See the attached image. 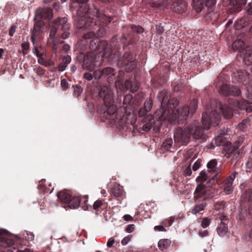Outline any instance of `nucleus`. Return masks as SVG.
Returning <instances> with one entry per match:
<instances>
[{
    "instance_id": "f257e3e1",
    "label": "nucleus",
    "mask_w": 252,
    "mask_h": 252,
    "mask_svg": "<svg viewBox=\"0 0 252 252\" xmlns=\"http://www.w3.org/2000/svg\"><path fill=\"white\" fill-rule=\"evenodd\" d=\"M190 113L189 107L184 106L180 109H173L171 110V113L170 111L160 112L158 119L160 121H167L172 123L177 119L181 121L186 119Z\"/></svg>"
},
{
    "instance_id": "f03ea898",
    "label": "nucleus",
    "mask_w": 252,
    "mask_h": 252,
    "mask_svg": "<svg viewBox=\"0 0 252 252\" xmlns=\"http://www.w3.org/2000/svg\"><path fill=\"white\" fill-rule=\"evenodd\" d=\"M99 95L103 99L104 103L107 108V113L109 115H113L116 111V106L111 104L113 102V94L112 91L108 87L103 86L101 88Z\"/></svg>"
},
{
    "instance_id": "7ed1b4c3",
    "label": "nucleus",
    "mask_w": 252,
    "mask_h": 252,
    "mask_svg": "<svg viewBox=\"0 0 252 252\" xmlns=\"http://www.w3.org/2000/svg\"><path fill=\"white\" fill-rule=\"evenodd\" d=\"M103 63L102 57L100 56H95L94 53H88L85 57L83 68L90 71L97 66L101 65Z\"/></svg>"
},
{
    "instance_id": "20e7f679",
    "label": "nucleus",
    "mask_w": 252,
    "mask_h": 252,
    "mask_svg": "<svg viewBox=\"0 0 252 252\" xmlns=\"http://www.w3.org/2000/svg\"><path fill=\"white\" fill-rule=\"evenodd\" d=\"M158 98L160 101H161V109L160 110L156 112L155 114V117L157 119V128L161 126V122L158 119L159 113L161 112L168 111L171 112L172 108L171 106L169 108L168 103L169 101V96L166 93L165 91H161L158 94Z\"/></svg>"
},
{
    "instance_id": "39448f33",
    "label": "nucleus",
    "mask_w": 252,
    "mask_h": 252,
    "mask_svg": "<svg viewBox=\"0 0 252 252\" xmlns=\"http://www.w3.org/2000/svg\"><path fill=\"white\" fill-rule=\"evenodd\" d=\"M220 120V114L216 110L211 111L209 115L206 112L202 113V121L204 128L209 129L211 125L218 126Z\"/></svg>"
},
{
    "instance_id": "423d86ee",
    "label": "nucleus",
    "mask_w": 252,
    "mask_h": 252,
    "mask_svg": "<svg viewBox=\"0 0 252 252\" xmlns=\"http://www.w3.org/2000/svg\"><path fill=\"white\" fill-rule=\"evenodd\" d=\"M191 133L189 126L185 128H178L174 132V138L175 142L187 144L190 141Z\"/></svg>"
},
{
    "instance_id": "0eeeda50",
    "label": "nucleus",
    "mask_w": 252,
    "mask_h": 252,
    "mask_svg": "<svg viewBox=\"0 0 252 252\" xmlns=\"http://www.w3.org/2000/svg\"><path fill=\"white\" fill-rule=\"evenodd\" d=\"M118 64L124 66L126 71H131L135 66V61L132 54L125 53L123 57L118 60Z\"/></svg>"
},
{
    "instance_id": "6e6552de",
    "label": "nucleus",
    "mask_w": 252,
    "mask_h": 252,
    "mask_svg": "<svg viewBox=\"0 0 252 252\" xmlns=\"http://www.w3.org/2000/svg\"><path fill=\"white\" fill-rule=\"evenodd\" d=\"M237 174V172H233L223 181L222 187L223 190L226 194H230L233 192L234 190L233 183Z\"/></svg>"
},
{
    "instance_id": "1a4fd4ad",
    "label": "nucleus",
    "mask_w": 252,
    "mask_h": 252,
    "mask_svg": "<svg viewBox=\"0 0 252 252\" xmlns=\"http://www.w3.org/2000/svg\"><path fill=\"white\" fill-rule=\"evenodd\" d=\"M189 127L190 130V133L193 132L192 135L193 138L196 139H202L203 136V130L201 127L199 125L198 122L194 121L189 126Z\"/></svg>"
},
{
    "instance_id": "9d476101",
    "label": "nucleus",
    "mask_w": 252,
    "mask_h": 252,
    "mask_svg": "<svg viewBox=\"0 0 252 252\" xmlns=\"http://www.w3.org/2000/svg\"><path fill=\"white\" fill-rule=\"evenodd\" d=\"M220 93L223 95L227 96L229 95H239L240 94L239 89L234 87H230L227 84H223L220 87Z\"/></svg>"
},
{
    "instance_id": "9b49d317",
    "label": "nucleus",
    "mask_w": 252,
    "mask_h": 252,
    "mask_svg": "<svg viewBox=\"0 0 252 252\" xmlns=\"http://www.w3.org/2000/svg\"><path fill=\"white\" fill-rule=\"evenodd\" d=\"M207 193V188L203 184H199L196 187L194 192L193 199L197 202L199 199L204 200Z\"/></svg>"
},
{
    "instance_id": "f8f14e48",
    "label": "nucleus",
    "mask_w": 252,
    "mask_h": 252,
    "mask_svg": "<svg viewBox=\"0 0 252 252\" xmlns=\"http://www.w3.org/2000/svg\"><path fill=\"white\" fill-rule=\"evenodd\" d=\"M93 12L95 14L96 18L102 24V26L106 25L112 20L111 18L106 16L102 11L95 9Z\"/></svg>"
},
{
    "instance_id": "ddd939ff",
    "label": "nucleus",
    "mask_w": 252,
    "mask_h": 252,
    "mask_svg": "<svg viewBox=\"0 0 252 252\" xmlns=\"http://www.w3.org/2000/svg\"><path fill=\"white\" fill-rule=\"evenodd\" d=\"M139 88L138 83L134 80V79L132 80H126L122 85V88L124 90H130L132 93L136 92Z\"/></svg>"
},
{
    "instance_id": "4468645a",
    "label": "nucleus",
    "mask_w": 252,
    "mask_h": 252,
    "mask_svg": "<svg viewBox=\"0 0 252 252\" xmlns=\"http://www.w3.org/2000/svg\"><path fill=\"white\" fill-rule=\"evenodd\" d=\"M36 14L41 19H50L53 17V10L50 8H38L36 10Z\"/></svg>"
},
{
    "instance_id": "2eb2a0df",
    "label": "nucleus",
    "mask_w": 252,
    "mask_h": 252,
    "mask_svg": "<svg viewBox=\"0 0 252 252\" xmlns=\"http://www.w3.org/2000/svg\"><path fill=\"white\" fill-rule=\"evenodd\" d=\"M243 61L248 65L252 63V46H247L243 51Z\"/></svg>"
},
{
    "instance_id": "dca6fc26",
    "label": "nucleus",
    "mask_w": 252,
    "mask_h": 252,
    "mask_svg": "<svg viewBox=\"0 0 252 252\" xmlns=\"http://www.w3.org/2000/svg\"><path fill=\"white\" fill-rule=\"evenodd\" d=\"M187 3L184 0H174L173 2L172 8L177 12H182L187 9Z\"/></svg>"
},
{
    "instance_id": "f3484780",
    "label": "nucleus",
    "mask_w": 252,
    "mask_h": 252,
    "mask_svg": "<svg viewBox=\"0 0 252 252\" xmlns=\"http://www.w3.org/2000/svg\"><path fill=\"white\" fill-rule=\"evenodd\" d=\"M229 101H232L231 100L229 99ZM230 103V106L229 107H226L224 108H222V112L223 113V115L224 116V117L226 119H228L232 117L233 116V107L235 106H237L236 105V102H233V104H231V102H229Z\"/></svg>"
},
{
    "instance_id": "a211bd4d",
    "label": "nucleus",
    "mask_w": 252,
    "mask_h": 252,
    "mask_svg": "<svg viewBox=\"0 0 252 252\" xmlns=\"http://www.w3.org/2000/svg\"><path fill=\"white\" fill-rule=\"evenodd\" d=\"M67 22V19L66 17L58 18L54 21V25L56 27L62 26V31L69 30V26Z\"/></svg>"
},
{
    "instance_id": "6ab92c4d",
    "label": "nucleus",
    "mask_w": 252,
    "mask_h": 252,
    "mask_svg": "<svg viewBox=\"0 0 252 252\" xmlns=\"http://www.w3.org/2000/svg\"><path fill=\"white\" fill-rule=\"evenodd\" d=\"M236 105L237 107H239L241 109H245L248 112H252V100L249 102L247 100H242L241 102L236 101Z\"/></svg>"
},
{
    "instance_id": "aec40b11",
    "label": "nucleus",
    "mask_w": 252,
    "mask_h": 252,
    "mask_svg": "<svg viewBox=\"0 0 252 252\" xmlns=\"http://www.w3.org/2000/svg\"><path fill=\"white\" fill-rule=\"evenodd\" d=\"M112 192L116 197L122 196L125 193L123 187L120 184L114 185L112 189Z\"/></svg>"
},
{
    "instance_id": "412c9836",
    "label": "nucleus",
    "mask_w": 252,
    "mask_h": 252,
    "mask_svg": "<svg viewBox=\"0 0 252 252\" xmlns=\"http://www.w3.org/2000/svg\"><path fill=\"white\" fill-rule=\"evenodd\" d=\"M217 161L216 159L211 160L207 165V167L209 172L218 173L220 172L219 169L217 167Z\"/></svg>"
},
{
    "instance_id": "4be33fe9",
    "label": "nucleus",
    "mask_w": 252,
    "mask_h": 252,
    "mask_svg": "<svg viewBox=\"0 0 252 252\" xmlns=\"http://www.w3.org/2000/svg\"><path fill=\"white\" fill-rule=\"evenodd\" d=\"M171 242L167 239H161L158 243V247L160 250L163 251L169 248Z\"/></svg>"
},
{
    "instance_id": "5701e85b",
    "label": "nucleus",
    "mask_w": 252,
    "mask_h": 252,
    "mask_svg": "<svg viewBox=\"0 0 252 252\" xmlns=\"http://www.w3.org/2000/svg\"><path fill=\"white\" fill-rule=\"evenodd\" d=\"M58 197L62 202L68 204L71 196L67 192L62 191L58 193Z\"/></svg>"
},
{
    "instance_id": "b1692460",
    "label": "nucleus",
    "mask_w": 252,
    "mask_h": 252,
    "mask_svg": "<svg viewBox=\"0 0 252 252\" xmlns=\"http://www.w3.org/2000/svg\"><path fill=\"white\" fill-rule=\"evenodd\" d=\"M80 204V199L77 196H71L70 200L68 203V206L70 208L75 209L79 207Z\"/></svg>"
},
{
    "instance_id": "393cba45",
    "label": "nucleus",
    "mask_w": 252,
    "mask_h": 252,
    "mask_svg": "<svg viewBox=\"0 0 252 252\" xmlns=\"http://www.w3.org/2000/svg\"><path fill=\"white\" fill-rule=\"evenodd\" d=\"M192 6L196 12H200L204 7L203 0H193Z\"/></svg>"
},
{
    "instance_id": "a878e982",
    "label": "nucleus",
    "mask_w": 252,
    "mask_h": 252,
    "mask_svg": "<svg viewBox=\"0 0 252 252\" xmlns=\"http://www.w3.org/2000/svg\"><path fill=\"white\" fill-rule=\"evenodd\" d=\"M206 205L207 204L205 202L195 205L191 210V213L194 215H196L197 213H199L201 211L204 210Z\"/></svg>"
},
{
    "instance_id": "bb28decb",
    "label": "nucleus",
    "mask_w": 252,
    "mask_h": 252,
    "mask_svg": "<svg viewBox=\"0 0 252 252\" xmlns=\"http://www.w3.org/2000/svg\"><path fill=\"white\" fill-rule=\"evenodd\" d=\"M217 232L219 235H224L227 232V226L226 224L223 222H221L217 227Z\"/></svg>"
},
{
    "instance_id": "cd10ccee",
    "label": "nucleus",
    "mask_w": 252,
    "mask_h": 252,
    "mask_svg": "<svg viewBox=\"0 0 252 252\" xmlns=\"http://www.w3.org/2000/svg\"><path fill=\"white\" fill-rule=\"evenodd\" d=\"M247 0H230V5L236 6V8L239 9L242 5L246 3Z\"/></svg>"
},
{
    "instance_id": "c85d7f7f",
    "label": "nucleus",
    "mask_w": 252,
    "mask_h": 252,
    "mask_svg": "<svg viewBox=\"0 0 252 252\" xmlns=\"http://www.w3.org/2000/svg\"><path fill=\"white\" fill-rule=\"evenodd\" d=\"M242 200L244 202L252 201V189H249L244 195L242 196Z\"/></svg>"
},
{
    "instance_id": "c756f323",
    "label": "nucleus",
    "mask_w": 252,
    "mask_h": 252,
    "mask_svg": "<svg viewBox=\"0 0 252 252\" xmlns=\"http://www.w3.org/2000/svg\"><path fill=\"white\" fill-rule=\"evenodd\" d=\"M244 42L241 39H236L232 44V48L234 51L239 50L244 45Z\"/></svg>"
},
{
    "instance_id": "7c9ffc66",
    "label": "nucleus",
    "mask_w": 252,
    "mask_h": 252,
    "mask_svg": "<svg viewBox=\"0 0 252 252\" xmlns=\"http://www.w3.org/2000/svg\"><path fill=\"white\" fill-rule=\"evenodd\" d=\"M208 179L207 174L204 171H201L199 176L196 178V181L197 182L203 183Z\"/></svg>"
},
{
    "instance_id": "2f4dec72",
    "label": "nucleus",
    "mask_w": 252,
    "mask_h": 252,
    "mask_svg": "<svg viewBox=\"0 0 252 252\" xmlns=\"http://www.w3.org/2000/svg\"><path fill=\"white\" fill-rule=\"evenodd\" d=\"M173 144V140L171 138H167L163 143L162 147L166 150H169L172 147Z\"/></svg>"
},
{
    "instance_id": "473e14b6",
    "label": "nucleus",
    "mask_w": 252,
    "mask_h": 252,
    "mask_svg": "<svg viewBox=\"0 0 252 252\" xmlns=\"http://www.w3.org/2000/svg\"><path fill=\"white\" fill-rule=\"evenodd\" d=\"M103 76H109L115 74V70L113 68L107 67L102 69Z\"/></svg>"
},
{
    "instance_id": "72a5a7b5",
    "label": "nucleus",
    "mask_w": 252,
    "mask_h": 252,
    "mask_svg": "<svg viewBox=\"0 0 252 252\" xmlns=\"http://www.w3.org/2000/svg\"><path fill=\"white\" fill-rule=\"evenodd\" d=\"M237 73L238 79L242 81H245L249 78V74L245 70H239Z\"/></svg>"
},
{
    "instance_id": "f704fd0d",
    "label": "nucleus",
    "mask_w": 252,
    "mask_h": 252,
    "mask_svg": "<svg viewBox=\"0 0 252 252\" xmlns=\"http://www.w3.org/2000/svg\"><path fill=\"white\" fill-rule=\"evenodd\" d=\"M249 120H244L237 126V128L240 131H244L248 127Z\"/></svg>"
},
{
    "instance_id": "c9c22d12",
    "label": "nucleus",
    "mask_w": 252,
    "mask_h": 252,
    "mask_svg": "<svg viewBox=\"0 0 252 252\" xmlns=\"http://www.w3.org/2000/svg\"><path fill=\"white\" fill-rule=\"evenodd\" d=\"M44 25V23L42 21H37L34 23L32 31H41V28Z\"/></svg>"
},
{
    "instance_id": "e433bc0d",
    "label": "nucleus",
    "mask_w": 252,
    "mask_h": 252,
    "mask_svg": "<svg viewBox=\"0 0 252 252\" xmlns=\"http://www.w3.org/2000/svg\"><path fill=\"white\" fill-rule=\"evenodd\" d=\"M58 28L56 27L55 26H53L50 31V34H49V40H53L54 39L56 34L58 31Z\"/></svg>"
},
{
    "instance_id": "4c0bfd02",
    "label": "nucleus",
    "mask_w": 252,
    "mask_h": 252,
    "mask_svg": "<svg viewBox=\"0 0 252 252\" xmlns=\"http://www.w3.org/2000/svg\"><path fill=\"white\" fill-rule=\"evenodd\" d=\"M197 102L196 100L193 99L191 101L189 107V112L191 114L193 113L195 111V110L197 108Z\"/></svg>"
},
{
    "instance_id": "58836bf2",
    "label": "nucleus",
    "mask_w": 252,
    "mask_h": 252,
    "mask_svg": "<svg viewBox=\"0 0 252 252\" xmlns=\"http://www.w3.org/2000/svg\"><path fill=\"white\" fill-rule=\"evenodd\" d=\"M154 122V120L152 119L151 120L149 123H146L143 126V129L144 131H148L150 130L153 126V123Z\"/></svg>"
},
{
    "instance_id": "ea45409f",
    "label": "nucleus",
    "mask_w": 252,
    "mask_h": 252,
    "mask_svg": "<svg viewBox=\"0 0 252 252\" xmlns=\"http://www.w3.org/2000/svg\"><path fill=\"white\" fill-rule=\"evenodd\" d=\"M244 141V137L240 136L239 137L237 140L233 144V150H235L237 149L243 143Z\"/></svg>"
},
{
    "instance_id": "a19ab883",
    "label": "nucleus",
    "mask_w": 252,
    "mask_h": 252,
    "mask_svg": "<svg viewBox=\"0 0 252 252\" xmlns=\"http://www.w3.org/2000/svg\"><path fill=\"white\" fill-rule=\"evenodd\" d=\"M42 49H43L41 46H39V47H34L32 49V52L38 58L39 57L42 56L43 52H41Z\"/></svg>"
},
{
    "instance_id": "79ce46f5",
    "label": "nucleus",
    "mask_w": 252,
    "mask_h": 252,
    "mask_svg": "<svg viewBox=\"0 0 252 252\" xmlns=\"http://www.w3.org/2000/svg\"><path fill=\"white\" fill-rule=\"evenodd\" d=\"M130 28L134 32L141 33L144 32V29L140 26L131 25L130 26Z\"/></svg>"
},
{
    "instance_id": "37998d69",
    "label": "nucleus",
    "mask_w": 252,
    "mask_h": 252,
    "mask_svg": "<svg viewBox=\"0 0 252 252\" xmlns=\"http://www.w3.org/2000/svg\"><path fill=\"white\" fill-rule=\"evenodd\" d=\"M103 205V203L101 200H97L94 202L93 205V209L96 211H98L101 207Z\"/></svg>"
},
{
    "instance_id": "c03bdc74",
    "label": "nucleus",
    "mask_w": 252,
    "mask_h": 252,
    "mask_svg": "<svg viewBox=\"0 0 252 252\" xmlns=\"http://www.w3.org/2000/svg\"><path fill=\"white\" fill-rule=\"evenodd\" d=\"M82 92L83 89L80 86H76L74 87L73 94L75 96L78 97L82 94Z\"/></svg>"
},
{
    "instance_id": "a18cd8bd",
    "label": "nucleus",
    "mask_w": 252,
    "mask_h": 252,
    "mask_svg": "<svg viewBox=\"0 0 252 252\" xmlns=\"http://www.w3.org/2000/svg\"><path fill=\"white\" fill-rule=\"evenodd\" d=\"M34 71L38 75H41L44 74V70L39 66H34L33 68Z\"/></svg>"
},
{
    "instance_id": "49530a36",
    "label": "nucleus",
    "mask_w": 252,
    "mask_h": 252,
    "mask_svg": "<svg viewBox=\"0 0 252 252\" xmlns=\"http://www.w3.org/2000/svg\"><path fill=\"white\" fill-rule=\"evenodd\" d=\"M94 77L96 79H100L103 76L102 70H96L93 73Z\"/></svg>"
},
{
    "instance_id": "de8ad7c7",
    "label": "nucleus",
    "mask_w": 252,
    "mask_h": 252,
    "mask_svg": "<svg viewBox=\"0 0 252 252\" xmlns=\"http://www.w3.org/2000/svg\"><path fill=\"white\" fill-rule=\"evenodd\" d=\"M225 203L224 202H218L215 204L214 208L217 211H219L224 208Z\"/></svg>"
},
{
    "instance_id": "09e8293b",
    "label": "nucleus",
    "mask_w": 252,
    "mask_h": 252,
    "mask_svg": "<svg viewBox=\"0 0 252 252\" xmlns=\"http://www.w3.org/2000/svg\"><path fill=\"white\" fill-rule=\"evenodd\" d=\"M132 95L131 94H126L124 98V104H128L132 99Z\"/></svg>"
},
{
    "instance_id": "8fccbe9b",
    "label": "nucleus",
    "mask_w": 252,
    "mask_h": 252,
    "mask_svg": "<svg viewBox=\"0 0 252 252\" xmlns=\"http://www.w3.org/2000/svg\"><path fill=\"white\" fill-rule=\"evenodd\" d=\"M152 107V102L149 100L145 102L144 104V108L147 110V111L149 112Z\"/></svg>"
},
{
    "instance_id": "3c124183",
    "label": "nucleus",
    "mask_w": 252,
    "mask_h": 252,
    "mask_svg": "<svg viewBox=\"0 0 252 252\" xmlns=\"http://www.w3.org/2000/svg\"><path fill=\"white\" fill-rule=\"evenodd\" d=\"M51 43L53 51L55 54H56L57 52L59 43H57V42L55 39L52 40Z\"/></svg>"
},
{
    "instance_id": "603ef678",
    "label": "nucleus",
    "mask_w": 252,
    "mask_h": 252,
    "mask_svg": "<svg viewBox=\"0 0 252 252\" xmlns=\"http://www.w3.org/2000/svg\"><path fill=\"white\" fill-rule=\"evenodd\" d=\"M26 236H25V237L28 241H32L34 240V236L32 233L26 231Z\"/></svg>"
},
{
    "instance_id": "864d4df0",
    "label": "nucleus",
    "mask_w": 252,
    "mask_h": 252,
    "mask_svg": "<svg viewBox=\"0 0 252 252\" xmlns=\"http://www.w3.org/2000/svg\"><path fill=\"white\" fill-rule=\"evenodd\" d=\"M211 220L208 218H204L201 223V226L205 228L208 227L210 224Z\"/></svg>"
},
{
    "instance_id": "5fc2aeb1",
    "label": "nucleus",
    "mask_w": 252,
    "mask_h": 252,
    "mask_svg": "<svg viewBox=\"0 0 252 252\" xmlns=\"http://www.w3.org/2000/svg\"><path fill=\"white\" fill-rule=\"evenodd\" d=\"M201 166V160L198 159L193 164L192 169L193 171H195L197 170Z\"/></svg>"
},
{
    "instance_id": "6e6d98bb",
    "label": "nucleus",
    "mask_w": 252,
    "mask_h": 252,
    "mask_svg": "<svg viewBox=\"0 0 252 252\" xmlns=\"http://www.w3.org/2000/svg\"><path fill=\"white\" fill-rule=\"evenodd\" d=\"M92 71L87 72L84 74V78L89 81H91L94 77L93 74L91 72Z\"/></svg>"
},
{
    "instance_id": "4d7b16f0",
    "label": "nucleus",
    "mask_w": 252,
    "mask_h": 252,
    "mask_svg": "<svg viewBox=\"0 0 252 252\" xmlns=\"http://www.w3.org/2000/svg\"><path fill=\"white\" fill-rule=\"evenodd\" d=\"M131 238V236L130 235L124 237L121 241V244L124 246L127 245L130 242Z\"/></svg>"
},
{
    "instance_id": "13d9d810",
    "label": "nucleus",
    "mask_w": 252,
    "mask_h": 252,
    "mask_svg": "<svg viewBox=\"0 0 252 252\" xmlns=\"http://www.w3.org/2000/svg\"><path fill=\"white\" fill-rule=\"evenodd\" d=\"M61 85L63 90H66L68 87V83L65 79L62 80Z\"/></svg>"
},
{
    "instance_id": "bf43d9fd",
    "label": "nucleus",
    "mask_w": 252,
    "mask_h": 252,
    "mask_svg": "<svg viewBox=\"0 0 252 252\" xmlns=\"http://www.w3.org/2000/svg\"><path fill=\"white\" fill-rule=\"evenodd\" d=\"M148 112L144 108H141L138 112V116L142 117L144 116Z\"/></svg>"
},
{
    "instance_id": "052dcab7",
    "label": "nucleus",
    "mask_w": 252,
    "mask_h": 252,
    "mask_svg": "<svg viewBox=\"0 0 252 252\" xmlns=\"http://www.w3.org/2000/svg\"><path fill=\"white\" fill-rule=\"evenodd\" d=\"M191 174H192L191 169L190 166H188V167H186V168L185 170L184 174L186 177H187V176H190L191 175Z\"/></svg>"
},
{
    "instance_id": "680f3d73",
    "label": "nucleus",
    "mask_w": 252,
    "mask_h": 252,
    "mask_svg": "<svg viewBox=\"0 0 252 252\" xmlns=\"http://www.w3.org/2000/svg\"><path fill=\"white\" fill-rule=\"evenodd\" d=\"M17 27L14 25H12L9 31V34L10 36H12L16 32Z\"/></svg>"
},
{
    "instance_id": "e2e57ef3",
    "label": "nucleus",
    "mask_w": 252,
    "mask_h": 252,
    "mask_svg": "<svg viewBox=\"0 0 252 252\" xmlns=\"http://www.w3.org/2000/svg\"><path fill=\"white\" fill-rule=\"evenodd\" d=\"M71 57L69 56H67L63 58V63L67 65L71 62Z\"/></svg>"
},
{
    "instance_id": "0e129e2a",
    "label": "nucleus",
    "mask_w": 252,
    "mask_h": 252,
    "mask_svg": "<svg viewBox=\"0 0 252 252\" xmlns=\"http://www.w3.org/2000/svg\"><path fill=\"white\" fill-rule=\"evenodd\" d=\"M115 243V239L113 238H110L108 239L107 242V246L109 248H112L113 246V244Z\"/></svg>"
},
{
    "instance_id": "69168bd1",
    "label": "nucleus",
    "mask_w": 252,
    "mask_h": 252,
    "mask_svg": "<svg viewBox=\"0 0 252 252\" xmlns=\"http://www.w3.org/2000/svg\"><path fill=\"white\" fill-rule=\"evenodd\" d=\"M216 2V0H207L206 1V5L208 7H212L214 6Z\"/></svg>"
},
{
    "instance_id": "338daca9",
    "label": "nucleus",
    "mask_w": 252,
    "mask_h": 252,
    "mask_svg": "<svg viewBox=\"0 0 252 252\" xmlns=\"http://www.w3.org/2000/svg\"><path fill=\"white\" fill-rule=\"evenodd\" d=\"M94 35V34L93 32H89L83 35V37L84 39H90L93 37Z\"/></svg>"
},
{
    "instance_id": "774afa93",
    "label": "nucleus",
    "mask_w": 252,
    "mask_h": 252,
    "mask_svg": "<svg viewBox=\"0 0 252 252\" xmlns=\"http://www.w3.org/2000/svg\"><path fill=\"white\" fill-rule=\"evenodd\" d=\"M223 137L222 136H218L215 140L217 146H220L222 144Z\"/></svg>"
}]
</instances>
